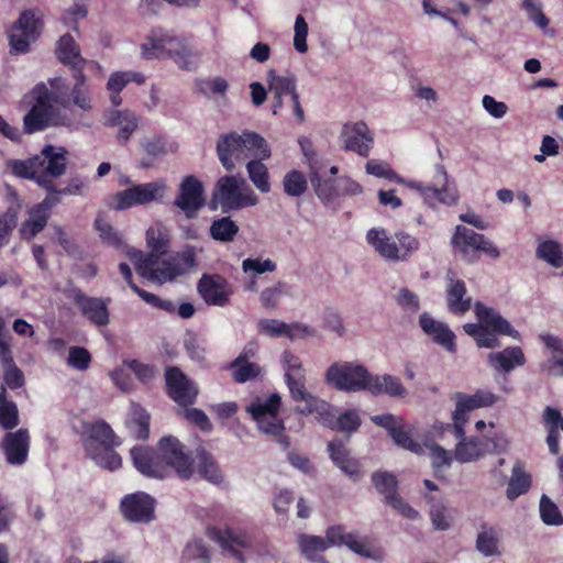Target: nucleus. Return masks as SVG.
Returning <instances> with one entry per match:
<instances>
[{"mask_svg":"<svg viewBox=\"0 0 563 563\" xmlns=\"http://www.w3.org/2000/svg\"><path fill=\"white\" fill-rule=\"evenodd\" d=\"M540 517L547 526L563 525V515L559 507L547 495H542L540 499Z\"/></svg>","mask_w":563,"mask_h":563,"instance_id":"nucleus-60","label":"nucleus"},{"mask_svg":"<svg viewBox=\"0 0 563 563\" xmlns=\"http://www.w3.org/2000/svg\"><path fill=\"white\" fill-rule=\"evenodd\" d=\"M165 55L172 58L179 68L190 70L192 58L196 57L192 46L183 38L172 36L166 32Z\"/></svg>","mask_w":563,"mask_h":563,"instance_id":"nucleus-40","label":"nucleus"},{"mask_svg":"<svg viewBox=\"0 0 563 563\" xmlns=\"http://www.w3.org/2000/svg\"><path fill=\"white\" fill-rule=\"evenodd\" d=\"M30 445L31 437L26 428L8 431L0 443L5 461L10 465H23L27 461Z\"/></svg>","mask_w":563,"mask_h":563,"instance_id":"nucleus-29","label":"nucleus"},{"mask_svg":"<svg viewBox=\"0 0 563 563\" xmlns=\"http://www.w3.org/2000/svg\"><path fill=\"white\" fill-rule=\"evenodd\" d=\"M328 452L333 464L339 467L349 478L357 482L361 476V463L351 456L350 451L341 441L328 443Z\"/></svg>","mask_w":563,"mask_h":563,"instance_id":"nucleus-35","label":"nucleus"},{"mask_svg":"<svg viewBox=\"0 0 563 563\" xmlns=\"http://www.w3.org/2000/svg\"><path fill=\"white\" fill-rule=\"evenodd\" d=\"M43 27L42 14L38 10L29 9L21 12L9 34L11 52L23 54L29 52L31 42H35Z\"/></svg>","mask_w":563,"mask_h":563,"instance_id":"nucleus-16","label":"nucleus"},{"mask_svg":"<svg viewBox=\"0 0 563 563\" xmlns=\"http://www.w3.org/2000/svg\"><path fill=\"white\" fill-rule=\"evenodd\" d=\"M282 362L286 371L285 382L289 388L291 398L296 402L308 405L310 402V398H314V396L306 389L305 369L299 356L286 350L282 355Z\"/></svg>","mask_w":563,"mask_h":563,"instance_id":"nucleus-25","label":"nucleus"},{"mask_svg":"<svg viewBox=\"0 0 563 563\" xmlns=\"http://www.w3.org/2000/svg\"><path fill=\"white\" fill-rule=\"evenodd\" d=\"M437 174L440 177L441 187L422 185L417 181H409L408 187L420 191L424 202L434 208L437 203L454 206L459 201V192L455 186L449 185V175L442 165L437 166Z\"/></svg>","mask_w":563,"mask_h":563,"instance_id":"nucleus-22","label":"nucleus"},{"mask_svg":"<svg viewBox=\"0 0 563 563\" xmlns=\"http://www.w3.org/2000/svg\"><path fill=\"white\" fill-rule=\"evenodd\" d=\"M298 544L302 555L309 561H316L318 554L329 548L325 538L319 536L301 534Z\"/></svg>","mask_w":563,"mask_h":563,"instance_id":"nucleus-56","label":"nucleus"},{"mask_svg":"<svg viewBox=\"0 0 563 563\" xmlns=\"http://www.w3.org/2000/svg\"><path fill=\"white\" fill-rule=\"evenodd\" d=\"M79 309L81 314L98 328L107 327L110 323L109 303L110 298L87 296L80 288L73 287L66 294Z\"/></svg>","mask_w":563,"mask_h":563,"instance_id":"nucleus-21","label":"nucleus"},{"mask_svg":"<svg viewBox=\"0 0 563 563\" xmlns=\"http://www.w3.org/2000/svg\"><path fill=\"white\" fill-rule=\"evenodd\" d=\"M372 421L388 431L393 441L400 448L413 453L422 452L421 444L413 439L415 428L410 426L405 428L404 419L391 413L377 415L372 417Z\"/></svg>","mask_w":563,"mask_h":563,"instance_id":"nucleus-24","label":"nucleus"},{"mask_svg":"<svg viewBox=\"0 0 563 563\" xmlns=\"http://www.w3.org/2000/svg\"><path fill=\"white\" fill-rule=\"evenodd\" d=\"M133 466L144 476L166 478L175 473L180 479H189L195 472L191 454L177 438L163 437L156 448L136 445L130 451Z\"/></svg>","mask_w":563,"mask_h":563,"instance_id":"nucleus-1","label":"nucleus"},{"mask_svg":"<svg viewBox=\"0 0 563 563\" xmlns=\"http://www.w3.org/2000/svg\"><path fill=\"white\" fill-rule=\"evenodd\" d=\"M451 245L461 254L462 260L468 264L478 262L481 254L494 260L500 256V252L493 241L484 234L461 224L455 227Z\"/></svg>","mask_w":563,"mask_h":563,"instance_id":"nucleus-10","label":"nucleus"},{"mask_svg":"<svg viewBox=\"0 0 563 563\" xmlns=\"http://www.w3.org/2000/svg\"><path fill=\"white\" fill-rule=\"evenodd\" d=\"M75 80L70 92L68 86L62 77H54L48 80L52 91L55 95V102L62 108L68 109L71 106L79 108L82 111H89L92 108L90 91L87 86V77L84 70L71 73Z\"/></svg>","mask_w":563,"mask_h":563,"instance_id":"nucleus-13","label":"nucleus"},{"mask_svg":"<svg viewBox=\"0 0 563 563\" xmlns=\"http://www.w3.org/2000/svg\"><path fill=\"white\" fill-rule=\"evenodd\" d=\"M341 137L344 142V150L357 153L360 156L367 157L373 145V136L363 121L354 124H345L342 129Z\"/></svg>","mask_w":563,"mask_h":563,"instance_id":"nucleus-32","label":"nucleus"},{"mask_svg":"<svg viewBox=\"0 0 563 563\" xmlns=\"http://www.w3.org/2000/svg\"><path fill=\"white\" fill-rule=\"evenodd\" d=\"M537 256L555 268L563 267V253L556 241L548 240L539 243Z\"/></svg>","mask_w":563,"mask_h":563,"instance_id":"nucleus-57","label":"nucleus"},{"mask_svg":"<svg viewBox=\"0 0 563 563\" xmlns=\"http://www.w3.org/2000/svg\"><path fill=\"white\" fill-rule=\"evenodd\" d=\"M268 91L272 95L273 113L277 114L283 108V98L290 97L292 103V112L299 123L305 121V112L300 104L299 95L297 93V79L295 75L282 76L276 70L267 71Z\"/></svg>","mask_w":563,"mask_h":563,"instance_id":"nucleus-17","label":"nucleus"},{"mask_svg":"<svg viewBox=\"0 0 563 563\" xmlns=\"http://www.w3.org/2000/svg\"><path fill=\"white\" fill-rule=\"evenodd\" d=\"M376 492L384 497V503L407 519H417L419 512L406 503L399 495V483L395 474L387 471H376L371 476Z\"/></svg>","mask_w":563,"mask_h":563,"instance_id":"nucleus-18","label":"nucleus"},{"mask_svg":"<svg viewBox=\"0 0 563 563\" xmlns=\"http://www.w3.org/2000/svg\"><path fill=\"white\" fill-rule=\"evenodd\" d=\"M166 189L164 181L134 185L112 196L113 208L126 210L134 206L147 205L163 197Z\"/></svg>","mask_w":563,"mask_h":563,"instance_id":"nucleus-20","label":"nucleus"},{"mask_svg":"<svg viewBox=\"0 0 563 563\" xmlns=\"http://www.w3.org/2000/svg\"><path fill=\"white\" fill-rule=\"evenodd\" d=\"M369 373L365 366L355 363H334L327 373V382L338 390L355 393L367 390Z\"/></svg>","mask_w":563,"mask_h":563,"instance_id":"nucleus-15","label":"nucleus"},{"mask_svg":"<svg viewBox=\"0 0 563 563\" xmlns=\"http://www.w3.org/2000/svg\"><path fill=\"white\" fill-rule=\"evenodd\" d=\"M20 423L19 409L13 400L8 399L7 389L0 387V428L12 431Z\"/></svg>","mask_w":563,"mask_h":563,"instance_id":"nucleus-48","label":"nucleus"},{"mask_svg":"<svg viewBox=\"0 0 563 563\" xmlns=\"http://www.w3.org/2000/svg\"><path fill=\"white\" fill-rule=\"evenodd\" d=\"M217 155L227 172L232 173L236 163L251 157L267 159L271 148L266 140L256 132L244 131L242 134L230 132L222 134L217 142Z\"/></svg>","mask_w":563,"mask_h":563,"instance_id":"nucleus-3","label":"nucleus"},{"mask_svg":"<svg viewBox=\"0 0 563 563\" xmlns=\"http://www.w3.org/2000/svg\"><path fill=\"white\" fill-rule=\"evenodd\" d=\"M198 474L213 484H220L223 481L222 471L213 455L203 448L196 450Z\"/></svg>","mask_w":563,"mask_h":563,"instance_id":"nucleus-44","label":"nucleus"},{"mask_svg":"<svg viewBox=\"0 0 563 563\" xmlns=\"http://www.w3.org/2000/svg\"><path fill=\"white\" fill-rule=\"evenodd\" d=\"M29 216V219L20 228V235L23 240H31L36 236L44 230L49 219L48 216L36 212L33 207L30 209Z\"/></svg>","mask_w":563,"mask_h":563,"instance_id":"nucleus-54","label":"nucleus"},{"mask_svg":"<svg viewBox=\"0 0 563 563\" xmlns=\"http://www.w3.org/2000/svg\"><path fill=\"white\" fill-rule=\"evenodd\" d=\"M198 292L208 305L224 307L229 303L233 290L221 275L203 274L198 283Z\"/></svg>","mask_w":563,"mask_h":563,"instance_id":"nucleus-31","label":"nucleus"},{"mask_svg":"<svg viewBox=\"0 0 563 563\" xmlns=\"http://www.w3.org/2000/svg\"><path fill=\"white\" fill-rule=\"evenodd\" d=\"M365 169L367 174L373 175L377 178H384L389 181L405 184L408 186L409 181L405 180L400 175H398L387 162L369 159L366 163Z\"/></svg>","mask_w":563,"mask_h":563,"instance_id":"nucleus-58","label":"nucleus"},{"mask_svg":"<svg viewBox=\"0 0 563 563\" xmlns=\"http://www.w3.org/2000/svg\"><path fill=\"white\" fill-rule=\"evenodd\" d=\"M141 147L145 155L140 159V166L144 169L154 167L168 153V144L162 135L145 139L141 142Z\"/></svg>","mask_w":563,"mask_h":563,"instance_id":"nucleus-41","label":"nucleus"},{"mask_svg":"<svg viewBox=\"0 0 563 563\" xmlns=\"http://www.w3.org/2000/svg\"><path fill=\"white\" fill-rule=\"evenodd\" d=\"M239 231L238 223L229 216L214 219L209 228L211 239L221 243L233 242Z\"/></svg>","mask_w":563,"mask_h":563,"instance_id":"nucleus-47","label":"nucleus"},{"mask_svg":"<svg viewBox=\"0 0 563 563\" xmlns=\"http://www.w3.org/2000/svg\"><path fill=\"white\" fill-rule=\"evenodd\" d=\"M91 363V354L81 346H71L68 351L67 364L77 369L86 371Z\"/></svg>","mask_w":563,"mask_h":563,"instance_id":"nucleus-64","label":"nucleus"},{"mask_svg":"<svg viewBox=\"0 0 563 563\" xmlns=\"http://www.w3.org/2000/svg\"><path fill=\"white\" fill-rule=\"evenodd\" d=\"M289 324L277 320V319H261L257 323V329L260 333L277 338V336H287L289 332Z\"/></svg>","mask_w":563,"mask_h":563,"instance_id":"nucleus-63","label":"nucleus"},{"mask_svg":"<svg viewBox=\"0 0 563 563\" xmlns=\"http://www.w3.org/2000/svg\"><path fill=\"white\" fill-rule=\"evenodd\" d=\"M203 186L195 176H186L179 186V192L174 205L179 208L187 218L196 217L197 212L205 206Z\"/></svg>","mask_w":563,"mask_h":563,"instance_id":"nucleus-27","label":"nucleus"},{"mask_svg":"<svg viewBox=\"0 0 563 563\" xmlns=\"http://www.w3.org/2000/svg\"><path fill=\"white\" fill-rule=\"evenodd\" d=\"M282 398L278 394H272L265 400L255 398L247 407L246 411L257 422L260 430L266 434L278 437V442L285 449L289 446V440L283 434L285 426L278 418Z\"/></svg>","mask_w":563,"mask_h":563,"instance_id":"nucleus-11","label":"nucleus"},{"mask_svg":"<svg viewBox=\"0 0 563 563\" xmlns=\"http://www.w3.org/2000/svg\"><path fill=\"white\" fill-rule=\"evenodd\" d=\"M500 530L497 527L481 525V530L476 538V549L484 556L499 555Z\"/></svg>","mask_w":563,"mask_h":563,"instance_id":"nucleus-45","label":"nucleus"},{"mask_svg":"<svg viewBox=\"0 0 563 563\" xmlns=\"http://www.w3.org/2000/svg\"><path fill=\"white\" fill-rule=\"evenodd\" d=\"M34 100L31 109L23 117V132L34 134L51 126L65 125L59 108L56 107L55 95L44 82L34 86L31 91Z\"/></svg>","mask_w":563,"mask_h":563,"instance_id":"nucleus-7","label":"nucleus"},{"mask_svg":"<svg viewBox=\"0 0 563 563\" xmlns=\"http://www.w3.org/2000/svg\"><path fill=\"white\" fill-rule=\"evenodd\" d=\"M106 125L118 126L117 139L125 144L139 126V117L131 110H111L106 114Z\"/></svg>","mask_w":563,"mask_h":563,"instance_id":"nucleus-38","label":"nucleus"},{"mask_svg":"<svg viewBox=\"0 0 563 563\" xmlns=\"http://www.w3.org/2000/svg\"><path fill=\"white\" fill-rule=\"evenodd\" d=\"M129 256L133 261L140 276L159 285L172 282L184 273V268L169 260L159 262L163 255L154 251H150L148 254L144 255L142 251L132 250L129 252Z\"/></svg>","mask_w":563,"mask_h":563,"instance_id":"nucleus-12","label":"nucleus"},{"mask_svg":"<svg viewBox=\"0 0 563 563\" xmlns=\"http://www.w3.org/2000/svg\"><path fill=\"white\" fill-rule=\"evenodd\" d=\"M258 197L243 177L225 175L220 177L212 190L209 208L221 209L222 213L256 206Z\"/></svg>","mask_w":563,"mask_h":563,"instance_id":"nucleus-6","label":"nucleus"},{"mask_svg":"<svg viewBox=\"0 0 563 563\" xmlns=\"http://www.w3.org/2000/svg\"><path fill=\"white\" fill-rule=\"evenodd\" d=\"M121 444L122 440L104 420H98L87 428L85 450L87 455L103 470L113 472L122 466V457L115 451Z\"/></svg>","mask_w":563,"mask_h":563,"instance_id":"nucleus-5","label":"nucleus"},{"mask_svg":"<svg viewBox=\"0 0 563 563\" xmlns=\"http://www.w3.org/2000/svg\"><path fill=\"white\" fill-rule=\"evenodd\" d=\"M302 151L309 163V179L317 197L323 202L324 206H333L336 198L340 196V189L335 186V180L321 178V167L318 165L314 151L306 150L305 147H302Z\"/></svg>","mask_w":563,"mask_h":563,"instance_id":"nucleus-30","label":"nucleus"},{"mask_svg":"<svg viewBox=\"0 0 563 563\" xmlns=\"http://www.w3.org/2000/svg\"><path fill=\"white\" fill-rule=\"evenodd\" d=\"M474 312L477 322L465 323L463 330L474 339L478 347H500L501 343L497 335H507L518 341L521 339L519 331L494 308L476 301L474 303Z\"/></svg>","mask_w":563,"mask_h":563,"instance_id":"nucleus-4","label":"nucleus"},{"mask_svg":"<svg viewBox=\"0 0 563 563\" xmlns=\"http://www.w3.org/2000/svg\"><path fill=\"white\" fill-rule=\"evenodd\" d=\"M430 504V519L434 530L446 531L452 526V518L448 514V509L442 499L435 500L434 497L427 494L424 496Z\"/></svg>","mask_w":563,"mask_h":563,"instance_id":"nucleus-51","label":"nucleus"},{"mask_svg":"<svg viewBox=\"0 0 563 563\" xmlns=\"http://www.w3.org/2000/svg\"><path fill=\"white\" fill-rule=\"evenodd\" d=\"M67 153L64 146L46 144L40 154L27 159H12L8 166L16 177L33 180L47 192L57 191L54 179L66 173Z\"/></svg>","mask_w":563,"mask_h":563,"instance_id":"nucleus-2","label":"nucleus"},{"mask_svg":"<svg viewBox=\"0 0 563 563\" xmlns=\"http://www.w3.org/2000/svg\"><path fill=\"white\" fill-rule=\"evenodd\" d=\"M165 380L167 395L177 405L189 407L196 402L198 388L178 367L168 366Z\"/></svg>","mask_w":563,"mask_h":563,"instance_id":"nucleus-26","label":"nucleus"},{"mask_svg":"<svg viewBox=\"0 0 563 563\" xmlns=\"http://www.w3.org/2000/svg\"><path fill=\"white\" fill-rule=\"evenodd\" d=\"M446 279V305L453 314H465L472 307V298L466 296L467 289L464 280L456 278L454 271L449 269Z\"/></svg>","mask_w":563,"mask_h":563,"instance_id":"nucleus-33","label":"nucleus"},{"mask_svg":"<svg viewBox=\"0 0 563 563\" xmlns=\"http://www.w3.org/2000/svg\"><path fill=\"white\" fill-rule=\"evenodd\" d=\"M155 507V498L144 492L128 494L120 501V511L130 522L147 523L154 520Z\"/></svg>","mask_w":563,"mask_h":563,"instance_id":"nucleus-23","label":"nucleus"},{"mask_svg":"<svg viewBox=\"0 0 563 563\" xmlns=\"http://www.w3.org/2000/svg\"><path fill=\"white\" fill-rule=\"evenodd\" d=\"M166 32L158 29L153 30L141 44L142 55L147 59L162 58L165 56Z\"/></svg>","mask_w":563,"mask_h":563,"instance_id":"nucleus-50","label":"nucleus"},{"mask_svg":"<svg viewBox=\"0 0 563 563\" xmlns=\"http://www.w3.org/2000/svg\"><path fill=\"white\" fill-rule=\"evenodd\" d=\"M367 391L372 395H387L391 398H404L407 389L401 380L393 375H369Z\"/></svg>","mask_w":563,"mask_h":563,"instance_id":"nucleus-39","label":"nucleus"},{"mask_svg":"<svg viewBox=\"0 0 563 563\" xmlns=\"http://www.w3.org/2000/svg\"><path fill=\"white\" fill-rule=\"evenodd\" d=\"M453 399H455V410L452 415L453 423L448 424L446 429L455 438H462L468 412L493 406L498 400V396L489 390L477 389L473 395L455 393Z\"/></svg>","mask_w":563,"mask_h":563,"instance_id":"nucleus-14","label":"nucleus"},{"mask_svg":"<svg viewBox=\"0 0 563 563\" xmlns=\"http://www.w3.org/2000/svg\"><path fill=\"white\" fill-rule=\"evenodd\" d=\"M419 324L422 331L431 338V340L442 346L450 353H455L457 351L456 347V336L454 332L449 328L448 324L441 321L434 320L429 313L423 312L419 317Z\"/></svg>","mask_w":563,"mask_h":563,"instance_id":"nucleus-34","label":"nucleus"},{"mask_svg":"<svg viewBox=\"0 0 563 563\" xmlns=\"http://www.w3.org/2000/svg\"><path fill=\"white\" fill-rule=\"evenodd\" d=\"M126 76L125 71H114L108 79L107 89L110 92V102L115 108L122 104L120 93L129 84Z\"/></svg>","mask_w":563,"mask_h":563,"instance_id":"nucleus-61","label":"nucleus"},{"mask_svg":"<svg viewBox=\"0 0 563 563\" xmlns=\"http://www.w3.org/2000/svg\"><path fill=\"white\" fill-rule=\"evenodd\" d=\"M232 369V378L235 383L243 384L249 380L255 379L261 374V366L253 362H243L240 365H234V360L230 364Z\"/></svg>","mask_w":563,"mask_h":563,"instance_id":"nucleus-62","label":"nucleus"},{"mask_svg":"<svg viewBox=\"0 0 563 563\" xmlns=\"http://www.w3.org/2000/svg\"><path fill=\"white\" fill-rule=\"evenodd\" d=\"M531 486V476L525 472L520 462L512 467V476L508 483L506 495L508 499L514 500L520 495L526 494Z\"/></svg>","mask_w":563,"mask_h":563,"instance_id":"nucleus-49","label":"nucleus"},{"mask_svg":"<svg viewBox=\"0 0 563 563\" xmlns=\"http://www.w3.org/2000/svg\"><path fill=\"white\" fill-rule=\"evenodd\" d=\"M10 339L4 319L0 316V363L3 368V379L10 389H19L24 386L25 378L14 362Z\"/></svg>","mask_w":563,"mask_h":563,"instance_id":"nucleus-28","label":"nucleus"},{"mask_svg":"<svg viewBox=\"0 0 563 563\" xmlns=\"http://www.w3.org/2000/svg\"><path fill=\"white\" fill-rule=\"evenodd\" d=\"M55 54L62 64L69 67L70 73L78 71V69L84 70L88 63L87 59L80 55L79 45L69 33L59 37Z\"/></svg>","mask_w":563,"mask_h":563,"instance_id":"nucleus-36","label":"nucleus"},{"mask_svg":"<svg viewBox=\"0 0 563 563\" xmlns=\"http://www.w3.org/2000/svg\"><path fill=\"white\" fill-rule=\"evenodd\" d=\"M366 241L383 258L393 262L408 261L420 246L416 236L405 231L389 235L383 228L368 230Z\"/></svg>","mask_w":563,"mask_h":563,"instance_id":"nucleus-8","label":"nucleus"},{"mask_svg":"<svg viewBox=\"0 0 563 563\" xmlns=\"http://www.w3.org/2000/svg\"><path fill=\"white\" fill-rule=\"evenodd\" d=\"M261 158L251 159L246 164L250 180L263 194L271 191L269 174Z\"/></svg>","mask_w":563,"mask_h":563,"instance_id":"nucleus-53","label":"nucleus"},{"mask_svg":"<svg viewBox=\"0 0 563 563\" xmlns=\"http://www.w3.org/2000/svg\"><path fill=\"white\" fill-rule=\"evenodd\" d=\"M487 362L498 372L510 373L516 367L523 366L527 360L520 346H508L503 351L489 353Z\"/></svg>","mask_w":563,"mask_h":563,"instance_id":"nucleus-37","label":"nucleus"},{"mask_svg":"<svg viewBox=\"0 0 563 563\" xmlns=\"http://www.w3.org/2000/svg\"><path fill=\"white\" fill-rule=\"evenodd\" d=\"M543 422L548 430L547 444L553 455L560 452L559 430L563 431V417L559 409L548 406L543 411Z\"/></svg>","mask_w":563,"mask_h":563,"instance_id":"nucleus-43","label":"nucleus"},{"mask_svg":"<svg viewBox=\"0 0 563 563\" xmlns=\"http://www.w3.org/2000/svg\"><path fill=\"white\" fill-rule=\"evenodd\" d=\"M150 420L151 417L143 407L139 405L133 406L130 418L125 422L129 434L135 440H147L150 435Z\"/></svg>","mask_w":563,"mask_h":563,"instance_id":"nucleus-46","label":"nucleus"},{"mask_svg":"<svg viewBox=\"0 0 563 563\" xmlns=\"http://www.w3.org/2000/svg\"><path fill=\"white\" fill-rule=\"evenodd\" d=\"M287 284L283 280H278L273 286L264 288L260 292V301L264 309L275 310L279 306L280 299L287 294Z\"/></svg>","mask_w":563,"mask_h":563,"instance_id":"nucleus-59","label":"nucleus"},{"mask_svg":"<svg viewBox=\"0 0 563 563\" xmlns=\"http://www.w3.org/2000/svg\"><path fill=\"white\" fill-rule=\"evenodd\" d=\"M296 411L302 415L317 413L319 422L333 431L351 434L361 427V418L356 410L349 409L336 416L333 406L317 397L310 398L308 405L297 406Z\"/></svg>","mask_w":563,"mask_h":563,"instance_id":"nucleus-9","label":"nucleus"},{"mask_svg":"<svg viewBox=\"0 0 563 563\" xmlns=\"http://www.w3.org/2000/svg\"><path fill=\"white\" fill-rule=\"evenodd\" d=\"M283 188L284 192L289 197L302 196L308 189L306 175L298 169L287 172L283 178Z\"/></svg>","mask_w":563,"mask_h":563,"instance_id":"nucleus-55","label":"nucleus"},{"mask_svg":"<svg viewBox=\"0 0 563 563\" xmlns=\"http://www.w3.org/2000/svg\"><path fill=\"white\" fill-rule=\"evenodd\" d=\"M460 442L455 449V459L461 463H467L479 459L483 455V444L477 438H457Z\"/></svg>","mask_w":563,"mask_h":563,"instance_id":"nucleus-52","label":"nucleus"},{"mask_svg":"<svg viewBox=\"0 0 563 563\" xmlns=\"http://www.w3.org/2000/svg\"><path fill=\"white\" fill-rule=\"evenodd\" d=\"M206 534L210 540L218 542L224 550L230 551L239 562L244 563L243 553L234 548V545L245 547L242 538L236 537L230 529L222 530L217 527H208Z\"/></svg>","mask_w":563,"mask_h":563,"instance_id":"nucleus-42","label":"nucleus"},{"mask_svg":"<svg viewBox=\"0 0 563 563\" xmlns=\"http://www.w3.org/2000/svg\"><path fill=\"white\" fill-rule=\"evenodd\" d=\"M328 547H346L353 553L372 560H379L380 550L372 547L366 537L358 538L355 532L346 531L343 525H333L325 530Z\"/></svg>","mask_w":563,"mask_h":563,"instance_id":"nucleus-19","label":"nucleus"}]
</instances>
